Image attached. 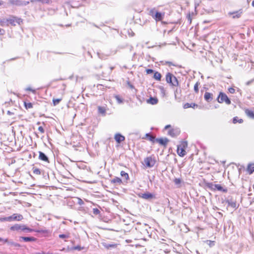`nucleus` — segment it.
<instances>
[{"instance_id":"1","label":"nucleus","mask_w":254,"mask_h":254,"mask_svg":"<svg viewBox=\"0 0 254 254\" xmlns=\"http://www.w3.org/2000/svg\"><path fill=\"white\" fill-rule=\"evenodd\" d=\"M217 101L220 103H222L224 102L227 105H230L231 103L230 100L226 94L223 92H220L217 98Z\"/></svg>"},{"instance_id":"2","label":"nucleus","mask_w":254,"mask_h":254,"mask_svg":"<svg viewBox=\"0 0 254 254\" xmlns=\"http://www.w3.org/2000/svg\"><path fill=\"white\" fill-rule=\"evenodd\" d=\"M156 160L154 157H147L144 159V163L146 167L151 168L153 167L155 164Z\"/></svg>"},{"instance_id":"3","label":"nucleus","mask_w":254,"mask_h":254,"mask_svg":"<svg viewBox=\"0 0 254 254\" xmlns=\"http://www.w3.org/2000/svg\"><path fill=\"white\" fill-rule=\"evenodd\" d=\"M10 230L12 231L21 230L25 232H31L32 229L26 227L24 225H20L19 224H15L10 227Z\"/></svg>"},{"instance_id":"4","label":"nucleus","mask_w":254,"mask_h":254,"mask_svg":"<svg viewBox=\"0 0 254 254\" xmlns=\"http://www.w3.org/2000/svg\"><path fill=\"white\" fill-rule=\"evenodd\" d=\"M29 3V1H22L20 0H9L7 2L8 5L23 6L26 5Z\"/></svg>"},{"instance_id":"5","label":"nucleus","mask_w":254,"mask_h":254,"mask_svg":"<svg viewBox=\"0 0 254 254\" xmlns=\"http://www.w3.org/2000/svg\"><path fill=\"white\" fill-rule=\"evenodd\" d=\"M138 196L140 198L148 200H151L155 198V195L154 194L149 192L139 193Z\"/></svg>"},{"instance_id":"6","label":"nucleus","mask_w":254,"mask_h":254,"mask_svg":"<svg viewBox=\"0 0 254 254\" xmlns=\"http://www.w3.org/2000/svg\"><path fill=\"white\" fill-rule=\"evenodd\" d=\"M10 218V221L13 220L20 221L22 219L23 216L20 214H13L12 215L9 216Z\"/></svg>"},{"instance_id":"7","label":"nucleus","mask_w":254,"mask_h":254,"mask_svg":"<svg viewBox=\"0 0 254 254\" xmlns=\"http://www.w3.org/2000/svg\"><path fill=\"white\" fill-rule=\"evenodd\" d=\"M156 141L159 143L161 145L166 146L169 142V140L167 138H156Z\"/></svg>"},{"instance_id":"8","label":"nucleus","mask_w":254,"mask_h":254,"mask_svg":"<svg viewBox=\"0 0 254 254\" xmlns=\"http://www.w3.org/2000/svg\"><path fill=\"white\" fill-rule=\"evenodd\" d=\"M125 139V137L120 133H117L115 135V139L118 143H120L122 141H124Z\"/></svg>"},{"instance_id":"9","label":"nucleus","mask_w":254,"mask_h":254,"mask_svg":"<svg viewBox=\"0 0 254 254\" xmlns=\"http://www.w3.org/2000/svg\"><path fill=\"white\" fill-rule=\"evenodd\" d=\"M102 246L107 249L116 248L117 245L115 244H108L106 242L102 243Z\"/></svg>"},{"instance_id":"10","label":"nucleus","mask_w":254,"mask_h":254,"mask_svg":"<svg viewBox=\"0 0 254 254\" xmlns=\"http://www.w3.org/2000/svg\"><path fill=\"white\" fill-rule=\"evenodd\" d=\"M242 13V11L241 10H240L239 11H236L232 12H230L229 13V14L230 15H233L232 17L233 18H239L241 16Z\"/></svg>"},{"instance_id":"11","label":"nucleus","mask_w":254,"mask_h":254,"mask_svg":"<svg viewBox=\"0 0 254 254\" xmlns=\"http://www.w3.org/2000/svg\"><path fill=\"white\" fill-rule=\"evenodd\" d=\"M204 98L206 101L209 102L213 99V94L206 92L204 94Z\"/></svg>"},{"instance_id":"12","label":"nucleus","mask_w":254,"mask_h":254,"mask_svg":"<svg viewBox=\"0 0 254 254\" xmlns=\"http://www.w3.org/2000/svg\"><path fill=\"white\" fill-rule=\"evenodd\" d=\"M4 243H7V244L11 247H20V245L19 244L16 243L12 241H9L7 239H5Z\"/></svg>"},{"instance_id":"13","label":"nucleus","mask_w":254,"mask_h":254,"mask_svg":"<svg viewBox=\"0 0 254 254\" xmlns=\"http://www.w3.org/2000/svg\"><path fill=\"white\" fill-rule=\"evenodd\" d=\"M226 202L228 203V205L234 208H237L236 202L235 200L232 199H228L226 200Z\"/></svg>"},{"instance_id":"14","label":"nucleus","mask_w":254,"mask_h":254,"mask_svg":"<svg viewBox=\"0 0 254 254\" xmlns=\"http://www.w3.org/2000/svg\"><path fill=\"white\" fill-rule=\"evenodd\" d=\"M39 158L40 160L49 162V159L48 157L46 155L45 153L42 152H39Z\"/></svg>"},{"instance_id":"15","label":"nucleus","mask_w":254,"mask_h":254,"mask_svg":"<svg viewBox=\"0 0 254 254\" xmlns=\"http://www.w3.org/2000/svg\"><path fill=\"white\" fill-rule=\"evenodd\" d=\"M177 153L178 155L181 157H183L186 154V152L185 149L183 148H181L180 147L178 146L177 148Z\"/></svg>"},{"instance_id":"16","label":"nucleus","mask_w":254,"mask_h":254,"mask_svg":"<svg viewBox=\"0 0 254 254\" xmlns=\"http://www.w3.org/2000/svg\"><path fill=\"white\" fill-rule=\"evenodd\" d=\"M173 74L171 73L170 72H168L166 75V80L167 83L171 84L172 82V78Z\"/></svg>"},{"instance_id":"17","label":"nucleus","mask_w":254,"mask_h":254,"mask_svg":"<svg viewBox=\"0 0 254 254\" xmlns=\"http://www.w3.org/2000/svg\"><path fill=\"white\" fill-rule=\"evenodd\" d=\"M22 239L25 242H32V241H35L36 240V239L34 237H20V240Z\"/></svg>"},{"instance_id":"18","label":"nucleus","mask_w":254,"mask_h":254,"mask_svg":"<svg viewBox=\"0 0 254 254\" xmlns=\"http://www.w3.org/2000/svg\"><path fill=\"white\" fill-rule=\"evenodd\" d=\"M213 189H216L219 191H222L223 192H226L227 191L226 190L224 189L223 188V187L219 184H215V185H213Z\"/></svg>"},{"instance_id":"19","label":"nucleus","mask_w":254,"mask_h":254,"mask_svg":"<svg viewBox=\"0 0 254 254\" xmlns=\"http://www.w3.org/2000/svg\"><path fill=\"white\" fill-rule=\"evenodd\" d=\"M195 107H197V104H195V103L190 104L188 103L185 104L183 106L184 109H188L189 108H194Z\"/></svg>"},{"instance_id":"20","label":"nucleus","mask_w":254,"mask_h":254,"mask_svg":"<svg viewBox=\"0 0 254 254\" xmlns=\"http://www.w3.org/2000/svg\"><path fill=\"white\" fill-rule=\"evenodd\" d=\"M168 134L172 137H175L178 134V131L172 129L168 131Z\"/></svg>"},{"instance_id":"21","label":"nucleus","mask_w":254,"mask_h":254,"mask_svg":"<svg viewBox=\"0 0 254 254\" xmlns=\"http://www.w3.org/2000/svg\"><path fill=\"white\" fill-rule=\"evenodd\" d=\"M158 99L156 98L150 97V99L148 100V103L152 104L155 105L158 103Z\"/></svg>"},{"instance_id":"22","label":"nucleus","mask_w":254,"mask_h":254,"mask_svg":"<svg viewBox=\"0 0 254 254\" xmlns=\"http://www.w3.org/2000/svg\"><path fill=\"white\" fill-rule=\"evenodd\" d=\"M245 113L250 118L252 119H254V113L253 111L249 110L248 109H246L245 110Z\"/></svg>"},{"instance_id":"23","label":"nucleus","mask_w":254,"mask_h":254,"mask_svg":"<svg viewBox=\"0 0 254 254\" xmlns=\"http://www.w3.org/2000/svg\"><path fill=\"white\" fill-rule=\"evenodd\" d=\"M172 82L171 83V85L174 86H179V82L178 81V79L177 78L173 75V78H172Z\"/></svg>"},{"instance_id":"24","label":"nucleus","mask_w":254,"mask_h":254,"mask_svg":"<svg viewBox=\"0 0 254 254\" xmlns=\"http://www.w3.org/2000/svg\"><path fill=\"white\" fill-rule=\"evenodd\" d=\"M161 74L159 72L157 71L154 72L153 77L156 80L160 81L161 80Z\"/></svg>"},{"instance_id":"25","label":"nucleus","mask_w":254,"mask_h":254,"mask_svg":"<svg viewBox=\"0 0 254 254\" xmlns=\"http://www.w3.org/2000/svg\"><path fill=\"white\" fill-rule=\"evenodd\" d=\"M15 20H16V17H12L11 18H9L8 19H7V22H9L11 25H15Z\"/></svg>"},{"instance_id":"26","label":"nucleus","mask_w":254,"mask_h":254,"mask_svg":"<svg viewBox=\"0 0 254 254\" xmlns=\"http://www.w3.org/2000/svg\"><path fill=\"white\" fill-rule=\"evenodd\" d=\"M155 18L157 20H161L162 19V15L160 12H156L154 15Z\"/></svg>"},{"instance_id":"27","label":"nucleus","mask_w":254,"mask_h":254,"mask_svg":"<svg viewBox=\"0 0 254 254\" xmlns=\"http://www.w3.org/2000/svg\"><path fill=\"white\" fill-rule=\"evenodd\" d=\"M247 170V172L250 174H251L253 172H254V167H252V165L251 164H249L248 166Z\"/></svg>"},{"instance_id":"28","label":"nucleus","mask_w":254,"mask_h":254,"mask_svg":"<svg viewBox=\"0 0 254 254\" xmlns=\"http://www.w3.org/2000/svg\"><path fill=\"white\" fill-rule=\"evenodd\" d=\"M112 183L120 184L122 183V180L118 177H116L112 180Z\"/></svg>"},{"instance_id":"29","label":"nucleus","mask_w":254,"mask_h":254,"mask_svg":"<svg viewBox=\"0 0 254 254\" xmlns=\"http://www.w3.org/2000/svg\"><path fill=\"white\" fill-rule=\"evenodd\" d=\"M31 2H34L35 1L41 2L42 3H49L50 0H30Z\"/></svg>"},{"instance_id":"30","label":"nucleus","mask_w":254,"mask_h":254,"mask_svg":"<svg viewBox=\"0 0 254 254\" xmlns=\"http://www.w3.org/2000/svg\"><path fill=\"white\" fill-rule=\"evenodd\" d=\"M24 106L26 109H31L33 108V104L31 103L24 102Z\"/></svg>"},{"instance_id":"31","label":"nucleus","mask_w":254,"mask_h":254,"mask_svg":"<svg viewBox=\"0 0 254 254\" xmlns=\"http://www.w3.org/2000/svg\"><path fill=\"white\" fill-rule=\"evenodd\" d=\"M121 175L122 177H124L127 180L129 179V176L127 173H126L125 171H121Z\"/></svg>"},{"instance_id":"32","label":"nucleus","mask_w":254,"mask_h":254,"mask_svg":"<svg viewBox=\"0 0 254 254\" xmlns=\"http://www.w3.org/2000/svg\"><path fill=\"white\" fill-rule=\"evenodd\" d=\"M188 146V143L187 141H183L182 142L181 144L180 145H178V147H180L181 148H183V149H185V148Z\"/></svg>"},{"instance_id":"33","label":"nucleus","mask_w":254,"mask_h":254,"mask_svg":"<svg viewBox=\"0 0 254 254\" xmlns=\"http://www.w3.org/2000/svg\"><path fill=\"white\" fill-rule=\"evenodd\" d=\"M199 84L200 83L199 82H197L194 86V90L196 93L198 92V86Z\"/></svg>"},{"instance_id":"34","label":"nucleus","mask_w":254,"mask_h":254,"mask_svg":"<svg viewBox=\"0 0 254 254\" xmlns=\"http://www.w3.org/2000/svg\"><path fill=\"white\" fill-rule=\"evenodd\" d=\"M243 120L242 119H241L238 120L237 117H235L233 118V122L234 124L237 123V122H239V123H243Z\"/></svg>"},{"instance_id":"35","label":"nucleus","mask_w":254,"mask_h":254,"mask_svg":"<svg viewBox=\"0 0 254 254\" xmlns=\"http://www.w3.org/2000/svg\"><path fill=\"white\" fill-rule=\"evenodd\" d=\"M61 100H62V99H61V98H59V99H53V102L54 105L55 106L58 105L60 102V101Z\"/></svg>"},{"instance_id":"36","label":"nucleus","mask_w":254,"mask_h":254,"mask_svg":"<svg viewBox=\"0 0 254 254\" xmlns=\"http://www.w3.org/2000/svg\"><path fill=\"white\" fill-rule=\"evenodd\" d=\"M175 184L177 185H180L182 182V180L179 178H176L174 181Z\"/></svg>"},{"instance_id":"37","label":"nucleus","mask_w":254,"mask_h":254,"mask_svg":"<svg viewBox=\"0 0 254 254\" xmlns=\"http://www.w3.org/2000/svg\"><path fill=\"white\" fill-rule=\"evenodd\" d=\"M115 98H116V100L117 101V102H118V103L121 104L123 102V100L119 96L116 95L115 96Z\"/></svg>"},{"instance_id":"38","label":"nucleus","mask_w":254,"mask_h":254,"mask_svg":"<svg viewBox=\"0 0 254 254\" xmlns=\"http://www.w3.org/2000/svg\"><path fill=\"white\" fill-rule=\"evenodd\" d=\"M0 220L3 221H10V218L8 217H2L0 218Z\"/></svg>"},{"instance_id":"39","label":"nucleus","mask_w":254,"mask_h":254,"mask_svg":"<svg viewBox=\"0 0 254 254\" xmlns=\"http://www.w3.org/2000/svg\"><path fill=\"white\" fill-rule=\"evenodd\" d=\"M59 238L61 239H65L69 238V235L68 234H60L59 235Z\"/></svg>"},{"instance_id":"40","label":"nucleus","mask_w":254,"mask_h":254,"mask_svg":"<svg viewBox=\"0 0 254 254\" xmlns=\"http://www.w3.org/2000/svg\"><path fill=\"white\" fill-rule=\"evenodd\" d=\"M7 25V20L6 21H5L4 20H0V26H3L4 25Z\"/></svg>"},{"instance_id":"41","label":"nucleus","mask_w":254,"mask_h":254,"mask_svg":"<svg viewBox=\"0 0 254 254\" xmlns=\"http://www.w3.org/2000/svg\"><path fill=\"white\" fill-rule=\"evenodd\" d=\"M93 212L94 214L97 215L99 214L100 212V210L97 208H94L93 210Z\"/></svg>"},{"instance_id":"42","label":"nucleus","mask_w":254,"mask_h":254,"mask_svg":"<svg viewBox=\"0 0 254 254\" xmlns=\"http://www.w3.org/2000/svg\"><path fill=\"white\" fill-rule=\"evenodd\" d=\"M33 173L36 175H40L41 174V171L39 169H35L33 171Z\"/></svg>"},{"instance_id":"43","label":"nucleus","mask_w":254,"mask_h":254,"mask_svg":"<svg viewBox=\"0 0 254 254\" xmlns=\"http://www.w3.org/2000/svg\"><path fill=\"white\" fill-rule=\"evenodd\" d=\"M146 136L149 137V140L151 141H154L155 137L153 136L150 135L149 134H146Z\"/></svg>"},{"instance_id":"44","label":"nucleus","mask_w":254,"mask_h":254,"mask_svg":"<svg viewBox=\"0 0 254 254\" xmlns=\"http://www.w3.org/2000/svg\"><path fill=\"white\" fill-rule=\"evenodd\" d=\"M98 111L100 113H102V114L104 113L105 112L104 109L101 107H98Z\"/></svg>"},{"instance_id":"45","label":"nucleus","mask_w":254,"mask_h":254,"mask_svg":"<svg viewBox=\"0 0 254 254\" xmlns=\"http://www.w3.org/2000/svg\"><path fill=\"white\" fill-rule=\"evenodd\" d=\"M154 12L155 10L154 9H151L149 10V14L151 16H152L153 17L154 16Z\"/></svg>"},{"instance_id":"46","label":"nucleus","mask_w":254,"mask_h":254,"mask_svg":"<svg viewBox=\"0 0 254 254\" xmlns=\"http://www.w3.org/2000/svg\"><path fill=\"white\" fill-rule=\"evenodd\" d=\"M228 91L230 93L233 94L235 92V89L232 87L229 88Z\"/></svg>"},{"instance_id":"47","label":"nucleus","mask_w":254,"mask_h":254,"mask_svg":"<svg viewBox=\"0 0 254 254\" xmlns=\"http://www.w3.org/2000/svg\"><path fill=\"white\" fill-rule=\"evenodd\" d=\"M15 22H16V23L20 24V23L22 22V20L21 18H18L16 17Z\"/></svg>"},{"instance_id":"48","label":"nucleus","mask_w":254,"mask_h":254,"mask_svg":"<svg viewBox=\"0 0 254 254\" xmlns=\"http://www.w3.org/2000/svg\"><path fill=\"white\" fill-rule=\"evenodd\" d=\"M38 130L42 133H43L44 132V129L43 127L41 126H40L38 127Z\"/></svg>"},{"instance_id":"49","label":"nucleus","mask_w":254,"mask_h":254,"mask_svg":"<svg viewBox=\"0 0 254 254\" xmlns=\"http://www.w3.org/2000/svg\"><path fill=\"white\" fill-rule=\"evenodd\" d=\"M73 249L74 250H75L80 251V250H81L83 248H81V247L79 246H77L74 247Z\"/></svg>"},{"instance_id":"50","label":"nucleus","mask_w":254,"mask_h":254,"mask_svg":"<svg viewBox=\"0 0 254 254\" xmlns=\"http://www.w3.org/2000/svg\"><path fill=\"white\" fill-rule=\"evenodd\" d=\"M146 71L147 74H151L154 72L153 70L151 69H147Z\"/></svg>"},{"instance_id":"51","label":"nucleus","mask_w":254,"mask_h":254,"mask_svg":"<svg viewBox=\"0 0 254 254\" xmlns=\"http://www.w3.org/2000/svg\"><path fill=\"white\" fill-rule=\"evenodd\" d=\"M187 18H188V20L189 21L190 23L191 22V19L190 14L188 15Z\"/></svg>"},{"instance_id":"52","label":"nucleus","mask_w":254,"mask_h":254,"mask_svg":"<svg viewBox=\"0 0 254 254\" xmlns=\"http://www.w3.org/2000/svg\"><path fill=\"white\" fill-rule=\"evenodd\" d=\"M4 30L0 28V35H3L4 34Z\"/></svg>"},{"instance_id":"53","label":"nucleus","mask_w":254,"mask_h":254,"mask_svg":"<svg viewBox=\"0 0 254 254\" xmlns=\"http://www.w3.org/2000/svg\"><path fill=\"white\" fill-rule=\"evenodd\" d=\"M78 203L80 205L83 204V201L81 199H79Z\"/></svg>"},{"instance_id":"54","label":"nucleus","mask_w":254,"mask_h":254,"mask_svg":"<svg viewBox=\"0 0 254 254\" xmlns=\"http://www.w3.org/2000/svg\"><path fill=\"white\" fill-rule=\"evenodd\" d=\"M253 80H250V81H248L246 83V85H249L253 82Z\"/></svg>"},{"instance_id":"55","label":"nucleus","mask_w":254,"mask_h":254,"mask_svg":"<svg viewBox=\"0 0 254 254\" xmlns=\"http://www.w3.org/2000/svg\"><path fill=\"white\" fill-rule=\"evenodd\" d=\"M171 127V125H167L165 127V129H167Z\"/></svg>"},{"instance_id":"56","label":"nucleus","mask_w":254,"mask_h":254,"mask_svg":"<svg viewBox=\"0 0 254 254\" xmlns=\"http://www.w3.org/2000/svg\"><path fill=\"white\" fill-rule=\"evenodd\" d=\"M27 90L31 91H32V92H33L35 91L34 90H32V89L31 88H27Z\"/></svg>"},{"instance_id":"57","label":"nucleus","mask_w":254,"mask_h":254,"mask_svg":"<svg viewBox=\"0 0 254 254\" xmlns=\"http://www.w3.org/2000/svg\"><path fill=\"white\" fill-rule=\"evenodd\" d=\"M47 253H44V252H42L41 253H37L36 254H46Z\"/></svg>"},{"instance_id":"58","label":"nucleus","mask_w":254,"mask_h":254,"mask_svg":"<svg viewBox=\"0 0 254 254\" xmlns=\"http://www.w3.org/2000/svg\"><path fill=\"white\" fill-rule=\"evenodd\" d=\"M4 240H5V239H3L0 237V242H2L4 243Z\"/></svg>"},{"instance_id":"59","label":"nucleus","mask_w":254,"mask_h":254,"mask_svg":"<svg viewBox=\"0 0 254 254\" xmlns=\"http://www.w3.org/2000/svg\"><path fill=\"white\" fill-rule=\"evenodd\" d=\"M7 113L8 115H9L12 114V113L11 112H10L9 111H8Z\"/></svg>"},{"instance_id":"60","label":"nucleus","mask_w":254,"mask_h":254,"mask_svg":"<svg viewBox=\"0 0 254 254\" xmlns=\"http://www.w3.org/2000/svg\"><path fill=\"white\" fill-rule=\"evenodd\" d=\"M3 4V1L2 0H0V5H1Z\"/></svg>"},{"instance_id":"61","label":"nucleus","mask_w":254,"mask_h":254,"mask_svg":"<svg viewBox=\"0 0 254 254\" xmlns=\"http://www.w3.org/2000/svg\"><path fill=\"white\" fill-rule=\"evenodd\" d=\"M252 5L254 7V0L253 1Z\"/></svg>"},{"instance_id":"62","label":"nucleus","mask_w":254,"mask_h":254,"mask_svg":"<svg viewBox=\"0 0 254 254\" xmlns=\"http://www.w3.org/2000/svg\"><path fill=\"white\" fill-rule=\"evenodd\" d=\"M130 87H131V88H132V85H130Z\"/></svg>"},{"instance_id":"63","label":"nucleus","mask_w":254,"mask_h":254,"mask_svg":"<svg viewBox=\"0 0 254 254\" xmlns=\"http://www.w3.org/2000/svg\"><path fill=\"white\" fill-rule=\"evenodd\" d=\"M253 200H254V197Z\"/></svg>"}]
</instances>
